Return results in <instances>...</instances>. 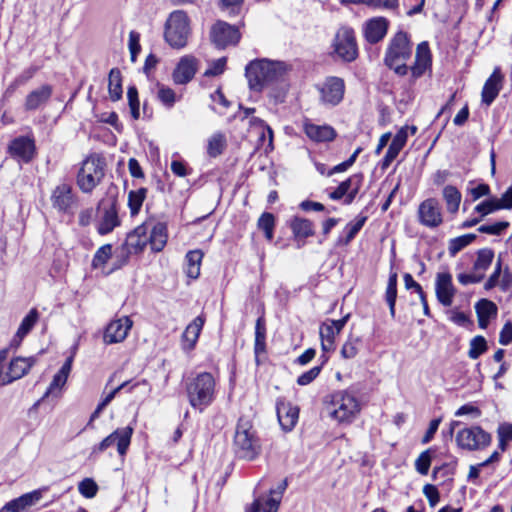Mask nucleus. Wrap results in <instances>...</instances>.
Instances as JSON below:
<instances>
[{
	"label": "nucleus",
	"instance_id": "f257e3e1",
	"mask_svg": "<svg viewBox=\"0 0 512 512\" xmlns=\"http://www.w3.org/2000/svg\"><path fill=\"white\" fill-rule=\"evenodd\" d=\"M412 54V45L405 32H398L387 49L385 64L397 75L404 76L408 73L409 67L406 62ZM431 67V53L427 42L417 46L416 58L413 66L410 67L413 80L420 78L426 70Z\"/></svg>",
	"mask_w": 512,
	"mask_h": 512
},
{
	"label": "nucleus",
	"instance_id": "f03ea898",
	"mask_svg": "<svg viewBox=\"0 0 512 512\" xmlns=\"http://www.w3.org/2000/svg\"><path fill=\"white\" fill-rule=\"evenodd\" d=\"M290 67L285 62L271 61L268 59L254 60L246 66V77L250 89L262 91L272 88L274 85H281L282 91L278 94L270 95L278 102L284 98L285 76Z\"/></svg>",
	"mask_w": 512,
	"mask_h": 512
},
{
	"label": "nucleus",
	"instance_id": "7ed1b4c3",
	"mask_svg": "<svg viewBox=\"0 0 512 512\" xmlns=\"http://www.w3.org/2000/svg\"><path fill=\"white\" fill-rule=\"evenodd\" d=\"M188 402L192 408L202 412L212 404L216 394V381L211 373L202 372L186 385Z\"/></svg>",
	"mask_w": 512,
	"mask_h": 512
},
{
	"label": "nucleus",
	"instance_id": "20e7f679",
	"mask_svg": "<svg viewBox=\"0 0 512 512\" xmlns=\"http://www.w3.org/2000/svg\"><path fill=\"white\" fill-rule=\"evenodd\" d=\"M328 410L331 418L339 424H350L360 413L361 406L354 393L342 390L332 394Z\"/></svg>",
	"mask_w": 512,
	"mask_h": 512
},
{
	"label": "nucleus",
	"instance_id": "39448f33",
	"mask_svg": "<svg viewBox=\"0 0 512 512\" xmlns=\"http://www.w3.org/2000/svg\"><path fill=\"white\" fill-rule=\"evenodd\" d=\"M104 167V160L97 154H92L82 161L76 175V183L83 193H91L100 184L105 175Z\"/></svg>",
	"mask_w": 512,
	"mask_h": 512
},
{
	"label": "nucleus",
	"instance_id": "423d86ee",
	"mask_svg": "<svg viewBox=\"0 0 512 512\" xmlns=\"http://www.w3.org/2000/svg\"><path fill=\"white\" fill-rule=\"evenodd\" d=\"M190 33V22L187 14L182 10L173 11L165 23V41L172 48L181 49L187 45Z\"/></svg>",
	"mask_w": 512,
	"mask_h": 512
},
{
	"label": "nucleus",
	"instance_id": "0eeeda50",
	"mask_svg": "<svg viewBox=\"0 0 512 512\" xmlns=\"http://www.w3.org/2000/svg\"><path fill=\"white\" fill-rule=\"evenodd\" d=\"M234 446L235 452L240 458L253 460L258 456L260 444L249 420L240 419L238 421Z\"/></svg>",
	"mask_w": 512,
	"mask_h": 512
},
{
	"label": "nucleus",
	"instance_id": "6e6552de",
	"mask_svg": "<svg viewBox=\"0 0 512 512\" xmlns=\"http://www.w3.org/2000/svg\"><path fill=\"white\" fill-rule=\"evenodd\" d=\"M492 441L490 433L478 425L464 427L456 434V443L459 448L467 451H479L487 448Z\"/></svg>",
	"mask_w": 512,
	"mask_h": 512
},
{
	"label": "nucleus",
	"instance_id": "1a4fd4ad",
	"mask_svg": "<svg viewBox=\"0 0 512 512\" xmlns=\"http://www.w3.org/2000/svg\"><path fill=\"white\" fill-rule=\"evenodd\" d=\"M50 201L59 213L73 215L78 207L79 198L70 183L62 182L53 188Z\"/></svg>",
	"mask_w": 512,
	"mask_h": 512
},
{
	"label": "nucleus",
	"instance_id": "9d476101",
	"mask_svg": "<svg viewBox=\"0 0 512 512\" xmlns=\"http://www.w3.org/2000/svg\"><path fill=\"white\" fill-rule=\"evenodd\" d=\"M133 431L134 429L131 426L116 429L105 437L99 444L95 445L92 448L91 453L97 455L115 445L119 456L124 458L130 446Z\"/></svg>",
	"mask_w": 512,
	"mask_h": 512
},
{
	"label": "nucleus",
	"instance_id": "9b49d317",
	"mask_svg": "<svg viewBox=\"0 0 512 512\" xmlns=\"http://www.w3.org/2000/svg\"><path fill=\"white\" fill-rule=\"evenodd\" d=\"M418 221L427 228H437L443 223L442 207L435 198H428L418 207Z\"/></svg>",
	"mask_w": 512,
	"mask_h": 512
},
{
	"label": "nucleus",
	"instance_id": "f8f14e48",
	"mask_svg": "<svg viewBox=\"0 0 512 512\" xmlns=\"http://www.w3.org/2000/svg\"><path fill=\"white\" fill-rule=\"evenodd\" d=\"M334 52L342 60L350 62L357 57V45L354 32L348 28L340 29L334 40Z\"/></svg>",
	"mask_w": 512,
	"mask_h": 512
},
{
	"label": "nucleus",
	"instance_id": "ddd939ff",
	"mask_svg": "<svg viewBox=\"0 0 512 512\" xmlns=\"http://www.w3.org/2000/svg\"><path fill=\"white\" fill-rule=\"evenodd\" d=\"M348 318L349 314L338 320L328 319L320 325L321 348L324 352L334 351L336 337L343 330Z\"/></svg>",
	"mask_w": 512,
	"mask_h": 512
},
{
	"label": "nucleus",
	"instance_id": "4468645a",
	"mask_svg": "<svg viewBox=\"0 0 512 512\" xmlns=\"http://www.w3.org/2000/svg\"><path fill=\"white\" fill-rule=\"evenodd\" d=\"M212 42L218 48H225L229 45H235L240 40L239 30L224 21L215 23L210 32Z\"/></svg>",
	"mask_w": 512,
	"mask_h": 512
},
{
	"label": "nucleus",
	"instance_id": "2eb2a0df",
	"mask_svg": "<svg viewBox=\"0 0 512 512\" xmlns=\"http://www.w3.org/2000/svg\"><path fill=\"white\" fill-rule=\"evenodd\" d=\"M321 102L326 105H338L344 96L345 84L339 77H328L319 88Z\"/></svg>",
	"mask_w": 512,
	"mask_h": 512
},
{
	"label": "nucleus",
	"instance_id": "dca6fc26",
	"mask_svg": "<svg viewBox=\"0 0 512 512\" xmlns=\"http://www.w3.org/2000/svg\"><path fill=\"white\" fill-rule=\"evenodd\" d=\"M363 182V175L353 174L345 181L341 182L339 186L329 193V198L332 200L344 199V204H351L356 195L358 194Z\"/></svg>",
	"mask_w": 512,
	"mask_h": 512
},
{
	"label": "nucleus",
	"instance_id": "f3484780",
	"mask_svg": "<svg viewBox=\"0 0 512 512\" xmlns=\"http://www.w3.org/2000/svg\"><path fill=\"white\" fill-rule=\"evenodd\" d=\"M53 91V86L50 84H42L32 89L24 99V110L27 112H35L44 109L49 103Z\"/></svg>",
	"mask_w": 512,
	"mask_h": 512
},
{
	"label": "nucleus",
	"instance_id": "a211bd4d",
	"mask_svg": "<svg viewBox=\"0 0 512 512\" xmlns=\"http://www.w3.org/2000/svg\"><path fill=\"white\" fill-rule=\"evenodd\" d=\"M35 362L36 359L34 357H16L12 359L7 371H0V385H7L20 379L28 373Z\"/></svg>",
	"mask_w": 512,
	"mask_h": 512
},
{
	"label": "nucleus",
	"instance_id": "6ab92c4d",
	"mask_svg": "<svg viewBox=\"0 0 512 512\" xmlns=\"http://www.w3.org/2000/svg\"><path fill=\"white\" fill-rule=\"evenodd\" d=\"M133 322L128 316L112 320L106 327L103 340L106 344L124 341L132 328Z\"/></svg>",
	"mask_w": 512,
	"mask_h": 512
},
{
	"label": "nucleus",
	"instance_id": "aec40b11",
	"mask_svg": "<svg viewBox=\"0 0 512 512\" xmlns=\"http://www.w3.org/2000/svg\"><path fill=\"white\" fill-rule=\"evenodd\" d=\"M198 70V60L192 55H185L180 58L172 78L175 84L184 85L190 82Z\"/></svg>",
	"mask_w": 512,
	"mask_h": 512
},
{
	"label": "nucleus",
	"instance_id": "412c9836",
	"mask_svg": "<svg viewBox=\"0 0 512 512\" xmlns=\"http://www.w3.org/2000/svg\"><path fill=\"white\" fill-rule=\"evenodd\" d=\"M149 229L150 223L145 222L127 235L125 247L129 254H137L144 250L148 244Z\"/></svg>",
	"mask_w": 512,
	"mask_h": 512
},
{
	"label": "nucleus",
	"instance_id": "4be33fe9",
	"mask_svg": "<svg viewBox=\"0 0 512 512\" xmlns=\"http://www.w3.org/2000/svg\"><path fill=\"white\" fill-rule=\"evenodd\" d=\"M35 150L34 140L26 136L15 138L9 145V152L11 156L24 163H28L33 159Z\"/></svg>",
	"mask_w": 512,
	"mask_h": 512
},
{
	"label": "nucleus",
	"instance_id": "5701e85b",
	"mask_svg": "<svg viewBox=\"0 0 512 512\" xmlns=\"http://www.w3.org/2000/svg\"><path fill=\"white\" fill-rule=\"evenodd\" d=\"M276 412L278 421L285 431H290L297 423L299 416V409L293 406L290 402L280 398L276 402Z\"/></svg>",
	"mask_w": 512,
	"mask_h": 512
},
{
	"label": "nucleus",
	"instance_id": "b1692460",
	"mask_svg": "<svg viewBox=\"0 0 512 512\" xmlns=\"http://www.w3.org/2000/svg\"><path fill=\"white\" fill-rule=\"evenodd\" d=\"M436 297L443 306H451L455 295L452 276L449 273H438L435 283Z\"/></svg>",
	"mask_w": 512,
	"mask_h": 512
},
{
	"label": "nucleus",
	"instance_id": "393cba45",
	"mask_svg": "<svg viewBox=\"0 0 512 512\" xmlns=\"http://www.w3.org/2000/svg\"><path fill=\"white\" fill-rule=\"evenodd\" d=\"M72 362H73V355L68 357L65 361V363L62 365L61 369L54 375L52 382L50 383L47 391L43 395L42 401L45 398H48L49 396L53 397H60L61 390L64 387V385L67 382L68 376L71 372L72 368Z\"/></svg>",
	"mask_w": 512,
	"mask_h": 512
},
{
	"label": "nucleus",
	"instance_id": "a878e982",
	"mask_svg": "<svg viewBox=\"0 0 512 512\" xmlns=\"http://www.w3.org/2000/svg\"><path fill=\"white\" fill-rule=\"evenodd\" d=\"M503 75L501 74L500 68L496 67L490 77L486 80L481 97L482 102L490 106L498 96L502 89Z\"/></svg>",
	"mask_w": 512,
	"mask_h": 512
},
{
	"label": "nucleus",
	"instance_id": "bb28decb",
	"mask_svg": "<svg viewBox=\"0 0 512 512\" xmlns=\"http://www.w3.org/2000/svg\"><path fill=\"white\" fill-rule=\"evenodd\" d=\"M40 499L41 492L35 490L9 501L0 509V512H23L28 507L35 505Z\"/></svg>",
	"mask_w": 512,
	"mask_h": 512
},
{
	"label": "nucleus",
	"instance_id": "cd10ccee",
	"mask_svg": "<svg viewBox=\"0 0 512 512\" xmlns=\"http://www.w3.org/2000/svg\"><path fill=\"white\" fill-rule=\"evenodd\" d=\"M388 29V21L384 17H375L370 20H368L365 23L364 33L365 38L370 43H377L381 39L384 38V36L387 33Z\"/></svg>",
	"mask_w": 512,
	"mask_h": 512
},
{
	"label": "nucleus",
	"instance_id": "c85d7f7f",
	"mask_svg": "<svg viewBox=\"0 0 512 512\" xmlns=\"http://www.w3.org/2000/svg\"><path fill=\"white\" fill-rule=\"evenodd\" d=\"M120 225V219L118 217V211L115 204H111L108 207H104L102 216L97 225V231L100 235H106L111 233L116 227Z\"/></svg>",
	"mask_w": 512,
	"mask_h": 512
},
{
	"label": "nucleus",
	"instance_id": "c756f323",
	"mask_svg": "<svg viewBox=\"0 0 512 512\" xmlns=\"http://www.w3.org/2000/svg\"><path fill=\"white\" fill-rule=\"evenodd\" d=\"M304 132L308 138L315 142H328L334 140L336 131L329 125H316L310 122L304 123Z\"/></svg>",
	"mask_w": 512,
	"mask_h": 512
},
{
	"label": "nucleus",
	"instance_id": "7c9ffc66",
	"mask_svg": "<svg viewBox=\"0 0 512 512\" xmlns=\"http://www.w3.org/2000/svg\"><path fill=\"white\" fill-rule=\"evenodd\" d=\"M167 238V226L165 223H150V229L148 232V243L150 244L151 249L153 251H162L167 243Z\"/></svg>",
	"mask_w": 512,
	"mask_h": 512
},
{
	"label": "nucleus",
	"instance_id": "2f4dec72",
	"mask_svg": "<svg viewBox=\"0 0 512 512\" xmlns=\"http://www.w3.org/2000/svg\"><path fill=\"white\" fill-rule=\"evenodd\" d=\"M408 138L407 128H401L394 136L383 158V168H387L397 158L400 151L406 145Z\"/></svg>",
	"mask_w": 512,
	"mask_h": 512
},
{
	"label": "nucleus",
	"instance_id": "473e14b6",
	"mask_svg": "<svg viewBox=\"0 0 512 512\" xmlns=\"http://www.w3.org/2000/svg\"><path fill=\"white\" fill-rule=\"evenodd\" d=\"M281 502V492L270 490V495L257 498L247 512H277Z\"/></svg>",
	"mask_w": 512,
	"mask_h": 512
},
{
	"label": "nucleus",
	"instance_id": "72a5a7b5",
	"mask_svg": "<svg viewBox=\"0 0 512 512\" xmlns=\"http://www.w3.org/2000/svg\"><path fill=\"white\" fill-rule=\"evenodd\" d=\"M38 318L39 315L37 310L31 309L29 313L23 318L17 332L15 333L11 341L12 347L18 348L20 346L24 337L31 331V329L37 323Z\"/></svg>",
	"mask_w": 512,
	"mask_h": 512
},
{
	"label": "nucleus",
	"instance_id": "f704fd0d",
	"mask_svg": "<svg viewBox=\"0 0 512 512\" xmlns=\"http://www.w3.org/2000/svg\"><path fill=\"white\" fill-rule=\"evenodd\" d=\"M476 312L480 328L485 329L492 317L497 314V306L490 300L482 299L476 304Z\"/></svg>",
	"mask_w": 512,
	"mask_h": 512
},
{
	"label": "nucleus",
	"instance_id": "c9c22d12",
	"mask_svg": "<svg viewBox=\"0 0 512 512\" xmlns=\"http://www.w3.org/2000/svg\"><path fill=\"white\" fill-rule=\"evenodd\" d=\"M128 387L129 392H133L136 388H141L142 393L144 395H148L151 392V386L146 380H141L139 382L134 383L133 385H129V382H123L121 385H119L117 388L113 389L111 392H109L107 395H105L99 405H101L103 408H105L117 395V393Z\"/></svg>",
	"mask_w": 512,
	"mask_h": 512
},
{
	"label": "nucleus",
	"instance_id": "e433bc0d",
	"mask_svg": "<svg viewBox=\"0 0 512 512\" xmlns=\"http://www.w3.org/2000/svg\"><path fill=\"white\" fill-rule=\"evenodd\" d=\"M204 325V319L201 316H197L185 329L182 338L186 348L191 349L196 344L202 327Z\"/></svg>",
	"mask_w": 512,
	"mask_h": 512
},
{
	"label": "nucleus",
	"instance_id": "4c0bfd02",
	"mask_svg": "<svg viewBox=\"0 0 512 512\" xmlns=\"http://www.w3.org/2000/svg\"><path fill=\"white\" fill-rule=\"evenodd\" d=\"M290 228L296 239L307 238L314 234L313 223L305 218L294 217L291 220Z\"/></svg>",
	"mask_w": 512,
	"mask_h": 512
},
{
	"label": "nucleus",
	"instance_id": "58836bf2",
	"mask_svg": "<svg viewBox=\"0 0 512 512\" xmlns=\"http://www.w3.org/2000/svg\"><path fill=\"white\" fill-rule=\"evenodd\" d=\"M202 258L203 253L200 250H192L186 254L185 272L189 278L197 279L199 277Z\"/></svg>",
	"mask_w": 512,
	"mask_h": 512
},
{
	"label": "nucleus",
	"instance_id": "ea45409f",
	"mask_svg": "<svg viewBox=\"0 0 512 512\" xmlns=\"http://www.w3.org/2000/svg\"><path fill=\"white\" fill-rule=\"evenodd\" d=\"M366 220V216L358 215L353 221L349 222L344 228V233L346 235L344 238H339V244L347 245L350 243L352 239L357 235V233L362 229Z\"/></svg>",
	"mask_w": 512,
	"mask_h": 512
},
{
	"label": "nucleus",
	"instance_id": "a19ab883",
	"mask_svg": "<svg viewBox=\"0 0 512 512\" xmlns=\"http://www.w3.org/2000/svg\"><path fill=\"white\" fill-rule=\"evenodd\" d=\"M461 198V193L456 187L452 185L444 187L443 199L446 203L448 212L456 213L458 211L461 203Z\"/></svg>",
	"mask_w": 512,
	"mask_h": 512
},
{
	"label": "nucleus",
	"instance_id": "79ce46f5",
	"mask_svg": "<svg viewBox=\"0 0 512 512\" xmlns=\"http://www.w3.org/2000/svg\"><path fill=\"white\" fill-rule=\"evenodd\" d=\"M108 91L112 101H118L122 97V77L118 69L113 68L109 73Z\"/></svg>",
	"mask_w": 512,
	"mask_h": 512
},
{
	"label": "nucleus",
	"instance_id": "37998d69",
	"mask_svg": "<svg viewBox=\"0 0 512 512\" xmlns=\"http://www.w3.org/2000/svg\"><path fill=\"white\" fill-rule=\"evenodd\" d=\"M227 146V139L223 133H214L207 144V153L210 157H217L223 153Z\"/></svg>",
	"mask_w": 512,
	"mask_h": 512
},
{
	"label": "nucleus",
	"instance_id": "c03bdc74",
	"mask_svg": "<svg viewBox=\"0 0 512 512\" xmlns=\"http://www.w3.org/2000/svg\"><path fill=\"white\" fill-rule=\"evenodd\" d=\"M266 324L263 317H259L255 325L254 351L256 357L265 352L266 347Z\"/></svg>",
	"mask_w": 512,
	"mask_h": 512
},
{
	"label": "nucleus",
	"instance_id": "a18cd8bd",
	"mask_svg": "<svg viewBox=\"0 0 512 512\" xmlns=\"http://www.w3.org/2000/svg\"><path fill=\"white\" fill-rule=\"evenodd\" d=\"M147 189L139 188L137 190H131L128 193V206L130 209V213L132 216H135L139 213L142 204L146 198Z\"/></svg>",
	"mask_w": 512,
	"mask_h": 512
},
{
	"label": "nucleus",
	"instance_id": "49530a36",
	"mask_svg": "<svg viewBox=\"0 0 512 512\" xmlns=\"http://www.w3.org/2000/svg\"><path fill=\"white\" fill-rule=\"evenodd\" d=\"M157 98L167 109H171L180 100L172 88L162 84L157 85Z\"/></svg>",
	"mask_w": 512,
	"mask_h": 512
},
{
	"label": "nucleus",
	"instance_id": "de8ad7c7",
	"mask_svg": "<svg viewBox=\"0 0 512 512\" xmlns=\"http://www.w3.org/2000/svg\"><path fill=\"white\" fill-rule=\"evenodd\" d=\"M361 343V338L359 336H354L350 334L347 337V340L344 342L341 348V356L344 359H353L357 356L359 352V346Z\"/></svg>",
	"mask_w": 512,
	"mask_h": 512
},
{
	"label": "nucleus",
	"instance_id": "09e8293b",
	"mask_svg": "<svg viewBox=\"0 0 512 512\" xmlns=\"http://www.w3.org/2000/svg\"><path fill=\"white\" fill-rule=\"evenodd\" d=\"M386 302L389 306L390 314L395 317V303L397 298V274L393 273L389 276L387 288L385 292Z\"/></svg>",
	"mask_w": 512,
	"mask_h": 512
},
{
	"label": "nucleus",
	"instance_id": "8fccbe9b",
	"mask_svg": "<svg viewBox=\"0 0 512 512\" xmlns=\"http://www.w3.org/2000/svg\"><path fill=\"white\" fill-rule=\"evenodd\" d=\"M341 4H364L373 8L394 9L398 6V0H339Z\"/></svg>",
	"mask_w": 512,
	"mask_h": 512
},
{
	"label": "nucleus",
	"instance_id": "3c124183",
	"mask_svg": "<svg viewBox=\"0 0 512 512\" xmlns=\"http://www.w3.org/2000/svg\"><path fill=\"white\" fill-rule=\"evenodd\" d=\"M476 239L475 234H465L449 241L448 252L451 256H455L462 249L467 247Z\"/></svg>",
	"mask_w": 512,
	"mask_h": 512
},
{
	"label": "nucleus",
	"instance_id": "603ef678",
	"mask_svg": "<svg viewBox=\"0 0 512 512\" xmlns=\"http://www.w3.org/2000/svg\"><path fill=\"white\" fill-rule=\"evenodd\" d=\"M494 258V253L490 249H482L477 254V259L474 263V270L483 273L491 265Z\"/></svg>",
	"mask_w": 512,
	"mask_h": 512
},
{
	"label": "nucleus",
	"instance_id": "864d4df0",
	"mask_svg": "<svg viewBox=\"0 0 512 512\" xmlns=\"http://www.w3.org/2000/svg\"><path fill=\"white\" fill-rule=\"evenodd\" d=\"M275 219L273 214L265 212L258 220V227L264 231L265 237L268 241L273 239Z\"/></svg>",
	"mask_w": 512,
	"mask_h": 512
},
{
	"label": "nucleus",
	"instance_id": "5fc2aeb1",
	"mask_svg": "<svg viewBox=\"0 0 512 512\" xmlns=\"http://www.w3.org/2000/svg\"><path fill=\"white\" fill-rule=\"evenodd\" d=\"M432 462L431 449L423 451L415 460V469L421 475H427Z\"/></svg>",
	"mask_w": 512,
	"mask_h": 512
},
{
	"label": "nucleus",
	"instance_id": "6e6d98bb",
	"mask_svg": "<svg viewBox=\"0 0 512 512\" xmlns=\"http://www.w3.org/2000/svg\"><path fill=\"white\" fill-rule=\"evenodd\" d=\"M487 350V342L483 336H476L470 341L468 356L471 359H477Z\"/></svg>",
	"mask_w": 512,
	"mask_h": 512
},
{
	"label": "nucleus",
	"instance_id": "4d7b16f0",
	"mask_svg": "<svg viewBox=\"0 0 512 512\" xmlns=\"http://www.w3.org/2000/svg\"><path fill=\"white\" fill-rule=\"evenodd\" d=\"M128 104L130 107L133 119L137 120L140 117V102L138 98V91L135 86H130L127 90Z\"/></svg>",
	"mask_w": 512,
	"mask_h": 512
},
{
	"label": "nucleus",
	"instance_id": "13d9d810",
	"mask_svg": "<svg viewBox=\"0 0 512 512\" xmlns=\"http://www.w3.org/2000/svg\"><path fill=\"white\" fill-rule=\"evenodd\" d=\"M112 255V246L105 244L101 246L95 253L92 261L93 267L97 268L105 265Z\"/></svg>",
	"mask_w": 512,
	"mask_h": 512
},
{
	"label": "nucleus",
	"instance_id": "bf43d9fd",
	"mask_svg": "<svg viewBox=\"0 0 512 512\" xmlns=\"http://www.w3.org/2000/svg\"><path fill=\"white\" fill-rule=\"evenodd\" d=\"M509 225L510 224L507 221H498L494 223L483 224L478 227V231L484 234L500 235L509 227Z\"/></svg>",
	"mask_w": 512,
	"mask_h": 512
},
{
	"label": "nucleus",
	"instance_id": "052dcab7",
	"mask_svg": "<svg viewBox=\"0 0 512 512\" xmlns=\"http://www.w3.org/2000/svg\"><path fill=\"white\" fill-rule=\"evenodd\" d=\"M80 494L86 498H93L98 491L96 482L91 478H85L78 485Z\"/></svg>",
	"mask_w": 512,
	"mask_h": 512
},
{
	"label": "nucleus",
	"instance_id": "680f3d73",
	"mask_svg": "<svg viewBox=\"0 0 512 512\" xmlns=\"http://www.w3.org/2000/svg\"><path fill=\"white\" fill-rule=\"evenodd\" d=\"M322 366H314L310 370L304 372L297 378V384L300 386H306L313 382L320 374Z\"/></svg>",
	"mask_w": 512,
	"mask_h": 512
},
{
	"label": "nucleus",
	"instance_id": "e2e57ef3",
	"mask_svg": "<svg viewBox=\"0 0 512 512\" xmlns=\"http://www.w3.org/2000/svg\"><path fill=\"white\" fill-rule=\"evenodd\" d=\"M253 122L258 125V128L260 130V137H259V139L261 141H263V142L267 139L268 140V147L272 148V143H273V131H272V129L268 125H266L264 123V121L261 120V119L254 118Z\"/></svg>",
	"mask_w": 512,
	"mask_h": 512
},
{
	"label": "nucleus",
	"instance_id": "0e129e2a",
	"mask_svg": "<svg viewBox=\"0 0 512 512\" xmlns=\"http://www.w3.org/2000/svg\"><path fill=\"white\" fill-rule=\"evenodd\" d=\"M226 62V57H222L213 61L210 67L205 71L204 75L207 77H211L222 74L225 70Z\"/></svg>",
	"mask_w": 512,
	"mask_h": 512
},
{
	"label": "nucleus",
	"instance_id": "69168bd1",
	"mask_svg": "<svg viewBox=\"0 0 512 512\" xmlns=\"http://www.w3.org/2000/svg\"><path fill=\"white\" fill-rule=\"evenodd\" d=\"M497 210L499 209L494 198L483 201L475 207V211L480 214V219Z\"/></svg>",
	"mask_w": 512,
	"mask_h": 512
},
{
	"label": "nucleus",
	"instance_id": "338daca9",
	"mask_svg": "<svg viewBox=\"0 0 512 512\" xmlns=\"http://www.w3.org/2000/svg\"><path fill=\"white\" fill-rule=\"evenodd\" d=\"M423 494L428 499L431 507H435L438 504V502L440 500V494L435 485L426 484L423 487Z\"/></svg>",
	"mask_w": 512,
	"mask_h": 512
},
{
	"label": "nucleus",
	"instance_id": "774afa93",
	"mask_svg": "<svg viewBox=\"0 0 512 512\" xmlns=\"http://www.w3.org/2000/svg\"><path fill=\"white\" fill-rule=\"evenodd\" d=\"M498 209L512 208V185L502 194L500 198H494Z\"/></svg>",
	"mask_w": 512,
	"mask_h": 512
}]
</instances>
